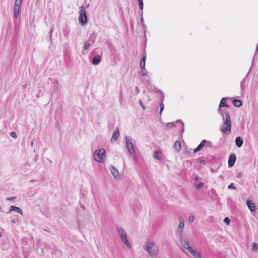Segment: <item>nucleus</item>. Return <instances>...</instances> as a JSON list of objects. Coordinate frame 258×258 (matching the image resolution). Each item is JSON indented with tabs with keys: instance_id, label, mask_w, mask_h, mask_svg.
Wrapping results in <instances>:
<instances>
[{
	"instance_id": "4c0bfd02",
	"label": "nucleus",
	"mask_w": 258,
	"mask_h": 258,
	"mask_svg": "<svg viewBox=\"0 0 258 258\" xmlns=\"http://www.w3.org/2000/svg\"><path fill=\"white\" fill-rule=\"evenodd\" d=\"M143 6H144L143 2H142V3L139 4V7H140V9L141 10H143Z\"/></svg>"
},
{
	"instance_id": "f03ea898",
	"label": "nucleus",
	"mask_w": 258,
	"mask_h": 258,
	"mask_svg": "<svg viewBox=\"0 0 258 258\" xmlns=\"http://www.w3.org/2000/svg\"><path fill=\"white\" fill-rule=\"evenodd\" d=\"M219 111L221 112L224 121L220 130L225 134L228 135L231 132V119L229 112L227 111L223 112L220 108H219Z\"/></svg>"
},
{
	"instance_id": "473e14b6",
	"label": "nucleus",
	"mask_w": 258,
	"mask_h": 258,
	"mask_svg": "<svg viewBox=\"0 0 258 258\" xmlns=\"http://www.w3.org/2000/svg\"><path fill=\"white\" fill-rule=\"evenodd\" d=\"M228 188L229 189H235L236 187L234 186L233 183H231L230 184H229L228 186Z\"/></svg>"
},
{
	"instance_id": "9b49d317",
	"label": "nucleus",
	"mask_w": 258,
	"mask_h": 258,
	"mask_svg": "<svg viewBox=\"0 0 258 258\" xmlns=\"http://www.w3.org/2000/svg\"><path fill=\"white\" fill-rule=\"evenodd\" d=\"M119 136V131L118 128L117 127L114 130V131L112 135V137L111 138V142L116 141L117 140V139L118 138Z\"/></svg>"
},
{
	"instance_id": "423d86ee",
	"label": "nucleus",
	"mask_w": 258,
	"mask_h": 258,
	"mask_svg": "<svg viewBox=\"0 0 258 258\" xmlns=\"http://www.w3.org/2000/svg\"><path fill=\"white\" fill-rule=\"evenodd\" d=\"M126 148L131 155H135V150L131 140L126 136L125 137Z\"/></svg>"
},
{
	"instance_id": "aec40b11",
	"label": "nucleus",
	"mask_w": 258,
	"mask_h": 258,
	"mask_svg": "<svg viewBox=\"0 0 258 258\" xmlns=\"http://www.w3.org/2000/svg\"><path fill=\"white\" fill-rule=\"evenodd\" d=\"M233 104L236 107H239L242 105V102L237 99H234L233 100Z\"/></svg>"
},
{
	"instance_id": "20e7f679",
	"label": "nucleus",
	"mask_w": 258,
	"mask_h": 258,
	"mask_svg": "<svg viewBox=\"0 0 258 258\" xmlns=\"http://www.w3.org/2000/svg\"><path fill=\"white\" fill-rule=\"evenodd\" d=\"M86 7L84 6H82L80 8V16L78 20L79 23L82 25H84L87 22V17L86 13Z\"/></svg>"
},
{
	"instance_id": "ddd939ff",
	"label": "nucleus",
	"mask_w": 258,
	"mask_h": 258,
	"mask_svg": "<svg viewBox=\"0 0 258 258\" xmlns=\"http://www.w3.org/2000/svg\"><path fill=\"white\" fill-rule=\"evenodd\" d=\"M188 251L194 256L198 258H202L201 254L196 250H194L192 247H188Z\"/></svg>"
},
{
	"instance_id": "1a4fd4ad",
	"label": "nucleus",
	"mask_w": 258,
	"mask_h": 258,
	"mask_svg": "<svg viewBox=\"0 0 258 258\" xmlns=\"http://www.w3.org/2000/svg\"><path fill=\"white\" fill-rule=\"evenodd\" d=\"M13 211H16V212L21 214L22 216L23 215V212L22 210L20 208L16 207L15 206L12 205L10 207V209L8 213L10 214Z\"/></svg>"
},
{
	"instance_id": "09e8293b",
	"label": "nucleus",
	"mask_w": 258,
	"mask_h": 258,
	"mask_svg": "<svg viewBox=\"0 0 258 258\" xmlns=\"http://www.w3.org/2000/svg\"><path fill=\"white\" fill-rule=\"evenodd\" d=\"M195 179H196V180H198V177H196L195 178Z\"/></svg>"
},
{
	"instance_id": "58836bf2",
	"label": "nucleus",
	"mask_w": 258,
	"mask_h": 258,
	"mask_svg": "<svg viewBox=\"0 0 258 258\" xmlns=\"http://www.w3.org/2000/svg\"><path fill=\"white\" fill-rule=\"evenodd\" d=\"M244 80L245 79H243L242 82H241V90H243L244 89V86H243V83L244 82Z\"/></svg>"
},
{
	"instance_id": "dca6fc26",
	"label": "nucleus",
	"mask_w": 258,
	"mask_h": 258,
	"mask_svg": "<svg viewBox=\"0 0 258 258\" xmlns=\"http://www.w3.org/2000/svg\"><path fill=\"white\" fill-rule=\"evenodd\" d=\"M235 143L237 147L240 148L242 146L243 144V140L241 137H238L235 139Z\"/></svg>"
},
{
	"instance_id": "49530a36",
	"label": "nucleus",
	"mask_w": 258,
	"mask_h": 258,
	"mask_svg": "<svg viewBox=\"0 0 258 258\" xmlns=\"http://www.w3.org/2000/svg\"><path fill=\"white\" fill-rule=\"evenodd\" d=\"M16 1H19V2L22 3L23 0H16Z\"/></svg>"
},
{
	"instance_id": "0eeeda50",
	"label": "nucleus",
	"mask_w": 258,
	"mask_h": 258,
	"mask_svg": "<svg viewBox=\"0 0 258 258\" xmlns=\"http://www.w3.org/2000/svg\"><path fill=\"white\" fill-rule=\"evenodd\" d=\"M178 220L179 225L177 229L176 232L178 235L181 236L184 227V220L183 218L180 216L178 217Z\"/></svg>"
},
{
	"instance_id": "f704fd0d",
	"label": "nucleus",
	"mask_w": 258,
	"mask_h": 258,
	"mask_svg": "<svg viewBox=\"0 0 258 258\" xmlns=\"http://www.w3.org/2000/svg\"><path fill=\"white\" fill-rule=\"evenodd\" d=\"M160 114H161V112L163 111V110L164 109V104L163 103H161L160 105Z\"/></svg>"
},
{
	"instance_id": "412c9836",
	"label": "nucleus",
	"mask_w": 258,
	"mask_h": 258,
	"mask_svg": "<svg viewBox=\"0 0 258 258\" xmlns=\"http://www.w3.org/2000/svg\"><path fill=\"white\" fill-rule=\"evenodd\" d=\"M22 3L19 2V1H15V5L14 7V10H20V8L21 6Z\"/></svg>"
},
{
	"instance_id": "a19ab883",
	"label": "nucleus",
	"mask_w": 258,
	"mask_h": 258,
	"mask_svg": "<svg viewBox=\"0 0 258 258\" xmlns=\"http://www.w3.org/2000/svg\"><path fill=\"white\" fill-rule=\"evenodd\" d=\"M15 199H16L15 197H12L8 198H7V200H8V201H12V200H14Z\"/></svg>"
},
{
	"instance_id": "de8ad7c7",
	"label": "nucleus",
	"mask_w": 258,
	"mask_h": 258,
	"mask_svg": "<svg viewBox=\"0 0 258 258\" xmlns=\"http://www.w3.org/2000/svg\"><path fill=\"white\" fill-rule=\"evenodd\" d=\"M12 222V223H13V224L15 223V220H13Z\"/></svg>"
},
{
	"instance_id": "7ed1b4c3",
	"label": "nucleus",
	"mask_w": 258,
	"mask_h": 258,
	"mask_svg": "<svg viewBox=\"0 0 258 258\" xmlns=\"http://www.w3.org/2000/svg\"><path fill=\"white\" fill-rule=\"evenodd\" d=\"M105 150L103 148L96 150L93 155L94 160L99 163L103 162L105 157Z\"/></svg>"
},
{
	"instance_id": "c756f323",
	"label": "nucleus",
	"mask_w": 258,
	"mask_h": 258,
	"mask_svg": "<svg viewBox=\"0 0 258 258\" xmlns=\"http://www.w3.org/2000/svg\"><path fill=\"white\" fill-rule=\"evenodd\" d=\"M11 137L14 139H16L17 138V135L15 132H12L10 134Z\"/></svg>"
},
{
	"instance_id": "f3484780",
	"label": "nucleus",
	"mask_w": 258,
	"mask_h": 258,
	"mask_svg": "<svg viewBox=\"0 0 258 258\" xmlns=\"http://www.w3.org/2000/svg\"><path fill=\"white\" fill-rule=\"evenodd\" d=\"M100 60H101V59H100V55H96L94 57L92 63L94 65H97L99 63V62H100Z\"/></svg>"
},
{
	"instance_id": "393cba45",
	"label": "nucleus",
	"mask_w": 258,
	"mask_h": 258,
	"mask_svg": "<svg viewBox=\"0 0 258 258\" xmlns=\"http://www.w3.org/2000/svg\"><path fill=\"white\" fill-rule=\"evenodd\" d=\"M160 152L159 151H156L154 153V157L155 159L157 160H160Z\"/></svg>"
},
{
	"instance_id": "8fccbe9b",
	"label": "nucleus",
	"mask_w": 258,
	"mask_h": 258,
	"mask_svg": "<svg viewBox=\"0 0 258 258\" xmlns=\"http://www.w3.org/2000/svg\"><path fill=\"white\" fill-rule=\"evenodd\" d=\"M143 18H142V22H143Z\"/></svg>"
},
{
	"instance_id": "72a5a7b5",
	"label": "nucleus",
	"mask_w": 258,
	"mask_h": 258,
	"mask_svg": "<svg viewBox=\"0 0 258 258\" xmlns=\"http://www.w3.org/2000/svg\"><path fill=\"white\" fill-rule=\"evenodd\" d=\"M173 126V122H168L166 124V126L169 128H171Z\"/></svg>"
},
{
	"instance_id": "5701e85b",
	"label": "nucleus",
	"mask_w": 258,
	"mask_h": 258,
	"mask_svg": "<svg viewBox=\"0 0 258 258\" xmlns=\"http://www.w3.org/2000/svg\"><path fill=\"white\" fill-rule=\"evenodd\" d=\"M96 40V35L95 34H91L89 37V40L92 43H94Z\"/></svg>"
},
{
	"instance_id": "9d476101",
	"label": "nucleus",
	"mask_w": 258,
	"mask_h": 258,
	"mask_svg": "<svg viewBox=\"0 0 258 258\" xmlns=\"http://www.w3.org/2000/svg\"><path fill=\"white\" fill-rule=\"evenodd\" d=\"M236 156L234 154H231L229 157L228 166L229 167H232L236 161Z\"/></svg>"
},
{
	"instance_id": "e433bc0d",
	"label": "nucleus",
	"mask_w": 258,
	"mask_h": 258,
	"mask_svg": "<svg viewBox=\"0 0 258 258\" xmlns=\"http://www.w3.org/2000/svg\"><path fill=\"white\" fill-rule=\"evenodd\" d=\"M90 46V43H86L84 46V49L86 50Z\"/></svg>"
},
{
	"instance_id": "2eb2a0df",
	"label": "nucleus",
	"mask_w": 258,
	"mask_h": 258,
	"mask_svg": "<svg viewBox=\"0 0 258 258\" xmlns=\"http://www.w3.org/2000/svg\"><path fill=\"white\" fill-rule=\"evenodd\" d=\"M246 205H247L248 208H249V209L251 212H254L255 211V205L251 201H247Z\"/></svg>"
},
{
	"instance_id": "79ce46f5",
	"label": "nucleus",
	"mask_w": 258,
	"mask_h": 258,
	"mask_svg": "<svg viewBox=\"0 0 258 258\" xmlns=\"http://www.w3.org/2000/svg\"><path fill=\"white\" fill-rule=\"evenodd\" d=\"M63 31H64V32H63L64 35V36H67V35H68V31H65V30H63Z\"/></svg>"
},
{
	"instance_id": "4468645a",
	"label": "nucleus",
	"mask_w": 258,
	"mask_h": 258,
	"mask_svg": "<svg viewBox=\"0 0 258 258\" xmlns=\"http://www.w3.org/2000/svg\"><path fill=\"white\" fill-rule=\"evenodd\" d=\"M206 143V140H202L201 143L199 144V145L194 150V153H196L201 151L203 149L204 146H205Z\"/></svg>"
},
{
	"instance_id": "f8f14e48",
	"label": "nucleus",
	"mask_w": 258,
	"mask_h": 258,
	"mask_svg": "<svg viewBox=\"0 0 258 258\" xmlns=\"http://www.w3.org/2000/svg\"><path fill=\"white\" fill-rule=\"evenodd\" d=\"M109 169L111 174L115 178H117L118 177H119V172L118 170L116 168H115L114 166H110L109 167Z\"/></svg>"
},
{
	"instance_id": "a211bd4d",
	"label": "nucleus",
	"mask_w": 258,
	"mask_h": 258,
	"mask_svg": "<svg viewBox=\"0 0 258 258\" xmlns=\"http://www.w3.org/2000/svg\"><path fill=\"white\" fill-rule=\"evenodd\" d=\"M228 105L227 104V99L225 97H224L221 100L220 103L219 104V107H228Z\"/></svg>"
},
{
	"instance_id": "39448f33",
	"label": "nucleus",
	"mask_w": 258,
	"mask_h": 258,
	"mask_svg": "<svg viewBox=\"0 0 258 258\" xmlns=\"http://www.w3.org/2000/svg\"><path fill=\"white\" fill-rule=\"evenodd\" d=\"M116 230L118 235L120 236L122 241L126 245L127 247L130 248L131 245L128 241L126 234L124 230L121 227L117 228Z\"/></svg>"
},
{
	"instance_id": "cd10ccee",
	"label": "nucleus",
	"mask_w": 258,
	"mask_h": 258,
	"mask_svg": "<svg viewBox=\"0 0 258 258\" xmlns=\"http://www.w3.org/2000/svg\"><path fill=\"white\" fill-rule=\"evenodd\" d=\"M188 219H189V221L190 222H194V220H195V216L194 215H190L189 216V217H188Z\"/></svg>"
},
{
	"instance_id": "7c9ffc66",
	"label": "nucleus",
	"mask_w": 258,
	"mask_h": 258,
	"mask_svg": "<svg viewBox=\"0 0 258 258\" xmlns=\"http://www.w3.org/2000/svg\"><path fill=\"white\" fill-rule=\"evenodd\" d=\"M224 222L227 225H228L230 222V219L228 217H225L224 219Z\"/></svg>"
},
{
	"instance_id": "a878e982",
	"label": "nucleus",
	"mask_w": 258,
	"mask_h": 258,
	"mask_svg": "<svg viewBox=\"0 0 258 258\" xmlns=\"http://www.w3.org/2000/svg\"><path fill=\"white\" fill-rule=\"evenodd\" d=\"M142 71L140 72V75L141 76H145L147 75V72L146 69H142Z\"/></svg>"
},
{
	"instance_id": "37998d69",
	"label": "nucleus",
	"mask_w": 258,
	"mask_h": 258,
	"mask_svg": "<svg viewBox=\"0 0 258 258\" xmlns=\"http://www.w3.org/2000/svg\"><path fill=\"white\" fill-rule=\"evenodd\" d=\"M57 85V82H54L53 83V85L54 86V87H55V86L56 85Z\"/></svg>"
},
{
	"instance_id": "2f4dec72",
	"label": "nucleus",
	"mask_w": 258,
	"mask_h": 258,
	"mask_svg": "<svg viewBox=\"0 0 258 258\" xmlns=\"http://www.w3.org/2000/svg\"><path fill=\"white\" fill-rule=\"evenodd\" d=\"M19 13V10H14V16L16 18H17L18 16Z\"/></svg>"
},
{
	"instance_id": "6ab92c4d",
	"label": "nucleus",
	"mask_w": 258,
	"mask_h": 258,
	"mask_svg": "<svg viewBox=\"0 0 258 258\" xmlns=\"http://www.w3.org/2000/svg\"><path fill=\"white\" fill-rule=\"evenodd\" d=\"M174 148L177 152L179 151L181 149V143L179 141H177L175 142L174 145Z\"/></svg>"
},
{
	"instance_id": "b1692460",
	"label": "nucleus",
	"mask_w": 258,
	"mask_h": 258,
	"mask_svg": "<svg viewBox=\"0 0 258 258\" xmlns=\"http://www.w3.org/2000/svg\"><path fill=\"white\" fill-rule=\"evenodd\" d=\"M258 249V244L256 243H253L252 245V250L254 252H257Z\"/></svg>"
},
{
	"instance_id": "c9c22d12",
	"label": "nucleus",
	"mask_w": 258,
	"mask_h": 258,
	"mask_svg": "<svg viewBox=\"0 0 258 258\" xmlns=\"http://www.w3.org/2000/svg\"><path fill=\"white\" fill-rule=\"evenodd\" d=\"M176 122H180L181 124L182 128V132H183L184 131V126H183L184 124H183V122L181 120H178L176 121Z\"/></svg>"
},
{
	"instance_id": "f257e3e1",
	"label": "nucleus",
	"mask_w": 258,
	"mask_h": 258,
	"mask_svg": "<svg viewBox=\"0 0 258 258\" xmlns=\"http://www.w3.org/2000/svg\"><path fill=\"white\" fill-rule=\"evenodd\" d=\"M143 248L148 252L150 257L157 258L159 249L157 245L153 240L149 239L147 240L143 245Z\"/></svg>"
},
{
	"instance_id": "a18cd8bd",
	"label": "nucleus",
	"mask_w": 258,
	"mask_h": 258,
	"mask_svg": "<svg viewBox=\"0 0 258 258\" xmlns=\"http://www.w3.org/2000/svg\"><path fill=\"white\" fill-rule=\"evenodd\" d=\"M139 2V4L140 3H142V2H143V0H138Z\"/></svg>"
},
{
	"instance_id": "6e6552de",
	"label": "nucleus",
	"mask_w": 258,
	"mask_h": 258,
	"mask_svg": "<svg viewBox=\"0 0 258 258\" xmlns=\"http://www.w3.org/2000/svg\"><path fill=\"white\" fill-rule=\"evenodd\" d=\"M181 242L184 248L187 251L188 250V247H191L190 246V242L187 238L183 237H181Z\"/></svg>"
},
{
	"instance_id": "ea45409f",
	"label": "nucleus",
	"mask_w": 258,
	"mask_h": 258,
	"mask_svg": "<svg viewBox=\"0 0 258 258\" xmlns=\"http://www.w3.org/2000/svg\"><path fill=\"white\" fill-rule=\"evenodd\" d=\"M139 103H140V105L142 107L143 109L144 110L145 106L141 100H140Z\"/></svg>"
},
{
	"instance_id": "bb28decb",
	"label": "nucleus",
	"mask_w": 258,
	"mask_h": 258,
	"mask_svg": "<svg viewBox=\"0 0 258 258\" xmlns=\"http://www.w3.org/2000/svg\"><path fill=\"white\" fill-rule=\"evenodd\" d=\"M205 146L206 147H212L213 146V143L209 141L206 140Z\"/></svg>"
},
{
	"instance_id": "c03bdc74",
	"label": "nucleus",
	"mask_w": 258,
	"mask_h": 258,
	"mask_svg": "<svg viewBox=\"0 0 258 258\" xmlns=\"http://www.w3.org/2000/svg\"><path fill=\"white\" fill-rule=\"evenodd\" d=\"M52 31H53V28H52L51 29V30H50V37H51V35H52Z\"/></svg>"
},
{
	"instance_id": "4be33fe9",
	"label": "nucleus",
	"mask_w": 258,
	"mask_h": 258,
	"mask_svg": "<svg viewBox=\"0 0 258 258\" xmlns=\"http://www.w3.org/2000/svg\"><path fill=\"white\" fill-rule=\"evenodd\" d=\"M146 56H144L141 60L140 66L142 69H145Z\"/></svg>"
},
{
	"instance_id": "c85d7f7f",
	"label": "nucleus",
	"mask_w": 258,
	"mask_h": 258,
	"mask_svg": "<svg viewBox=\"0 0 258 258\" xmlns=\"http://www.w3.org/2000/svg\"><path fill=\"white\" fill-rule=\"evenodd\" d=\"M203 183L202 182H200L198 184L196 185L195 186V187L197 188V189H199L201 187H202L203 186Z\"/></svg>"
}]
</instances>
